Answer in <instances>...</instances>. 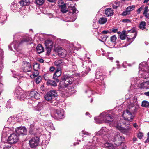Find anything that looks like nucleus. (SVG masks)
<instances>
[{"instance_id":"1","label":"nucleus","mask_w":149,"mask_h":149,"mask_svg":"<svg viewBox=\"0 0 149 149\" xmlns=\"http://www.w3.org/2000/svg\"><path fill=\"white\" fill-rule=\"evenodd\" d=\"M132 113L127 109L124 111L123 112V116L124 119L121 121H118L117 120L115 121L113 123L114 127L123 134H127L130 133L132 130V127L128 125L126 127H122L121 123L123 125H129L130 123L129 121H131L134 117Z\"/></svg>"},{"instance_id":"2","label":"nucleus","mask_w":149,"mask_h":149,"mask_svg":"<svg viewBox=\"0 0 149 149\" xmlns=\"http://www.w3.org/2000/svg\"><path fill=\"white\" fill-rule=\"evenodd\" d=\"M113 116L109 113L108 111H106L102 113L98 117H95L94 120L97 123H100L103 121L111 122L113 121Z\"/></svg>"},{"instance_id":"3","label":"nucleus","mask_w":149,"mask_h":149,"mask_svg":"<svg viewBox=\"0 0 149 149\" xmlns=\"http://www.w3.org/2000/svg\"><path fill=\"white\" fill-rule=\"evenodd\" d=\"M14 94L17 99L21 100H24L26 97L25 93L19 86L16 88Z\"/></svg>"},{"instance_id":"4","label":"nucleus","mask_w":149,"mask_h":149,"mask_svg":"<svg viewBox=\"0 0 149 149\" xmlns=\"http://www.w3.org/2000/svg\"><path fill=\"white\" fill-rule=\"evenodd\" d=\"M73 81V78L70 77H65L62 81H61L60 84V87L62 88L63 91V88H66L69 84H72Z\"/></svg>"},{"instance_id":"5","label":"nucleus","mask_w":149,"mask_h":149,"mask_svg":"<svg viewBox=\"0 0 149 149\" xmlns=\"http://www.w3.org/2000/svg\"><path fill=\"white\" fill-rule=\"evenodd\" d=\"M58 95V93L56 91L51 90L49 92L47 93L45 96V98L47 101H50L51 103H52L53 99Z\"/></svg>"},{"instance_id":"6","label":"nucleus","mask_w":149,"mask_h":149,"mask_svg":"<svg viewBox=\"0 0 149 149\" xmlns=\"http://www.w3.org/2000/svg\"><path fill=\"white\" fill-rule=\"evenodd\" d=\"M62 89L60 87V91L61 92V93L66 96L71 95L76 92L74 88L70 86H68L66 88H63L64 90L63 91H62Z\"/></svg>"},{"instance_id":"7","label":"nucleus","mask_w":149,"mask_h":149,"mask_svg":"<svg viewBox=\"0 0 149 149\" xmlns=\"http://www.w3.org/2000/svg\"><path fill=\"white\" fill-rule=\"evenodd\" d=\"M139 108V106L136 103H133L128 105L127 110L134 114L136 112Z\"/></svg>"},{"instance_id":"8","label":"nucleus","mask_w":149,"mask_h":149,"mask_svg":"<svg viewBox=\"0 0 149 149\" xmlns=\"http://www.w3.org/2000/svg\"><path fill=\"white\" fill-rule=\"evenodd\" d=\"M64 111L63 109H57L55 111L54 115H51L52 117L54 118L62 119L64 118Z\"/></svg>"},{"instance_id":"9","label":"nucleus","mask_w":149,"mask_h":149,"mask_svg":"<svg viewBox=\"0 0 149 149\" xmlns=\"http://www.w3.org/2000/svg\"><path fill=\"white\" fill-rule=\"evenodd\" d=\"M15 132L18 136L20 135H26L27 134V130L24 126L17 127L15 128Z\"/></svg>"},{"instance_id":"10","label":"nucleus","mask_w":149,"mask_h":149,"mask_svg":"<svg viewBox=\"0 0 149 149\" xmlns=\"http://www.w3.org/2000/svg\"><path fill=\"white\" fill-rule=\"evenodd\" d=\"M39 142V139L38 137L32 138L29 141V144L31 148H34L38 146Z\"/></svg>"},{"instance_id":"11","label":"nucleus","mask_w":149,"mask_h":149,"mask_svg":"<svg viewBox=\"0 0 149 149\" xmlns=\"http://www.w3.org/2000/svg\"><path fill=\"white\" fill-rule=\"evenodd\" d=\"M123 137L121 136L119 133H117L115 134L114 138V141L115 144L117 146L121 145L123 142Z\"/></svg>"},{"instance_id":"12","label":"nucleus","mask_w":149,"mask_h":149,"mask_svg":"<svg viewBox=\"0 0 149 149\" xmlns=\"http://www.w3.org/2000/svg\"><path fill=\"white\" fill-rule=\"evenodd\" d=\"M28 98L34 101L35 99L37 100L40 97V94L36 91H31L29 94Z\"/></svg>"},{"instance_id":"13","label":"nucleus","mask_w":149,"mask_h":149,"mask_svg":"<svg viewBox=\"0 0 149 149\" xmlns=\"http://www.w3.org/2000/svg\"><path fill=\"white\" fill-rule=\"evenodd\" d=\"M82 70L83 71L81 72L82 75L83 76L86 75L88 72L90 70V69L86 65L87 63L86 61H85L82 63Z\"/></svg>"},{"instance_id":"14","label":"nucleus","mask_w":149,"mask_h":149,"mask_svg":"<svg viewBox=\"0 0 149 149\" xmlns=\"http://www.w3.org/2000/svg\"><path fill=\"white\" fill-rule=\"evenodd\" d=\"M22 69L23 71L25 72L31 71L32 69L31 64L28 62L25 63L22 67Z\"/></svg>"},{"instance_id":"15","label":"nucleus","mask_w":149,"mask_h":149,"mask_svg":"<svg viewBox=\"0 0 149 149\" xmlns=\"http://www.w3.org/2000/svg\"><path fill=\"white\" fill-rule=\"evenodd\" d=\"M38 129L35 124H32L30 125L29 133L31 135H34L37 133Z\"/></svg>"},{"instance_id":"16","label":"nucleus","mask_w":149,"mask_h":149,"mask_svg":"<svg viewBox=\"0 0 149 149\" xmlns=\"http://www.w3.org/2000/svg\"><path fill=\"white\" fill-rule=\"evenodd\" d=\"M18 135L14 133L10 135V144H13L16 143L18 140Z\"/></svg>"},{"instance_id":"17","label":"nucleus","mask_w":149,"mask_h":149,"mask_svg":"<svg viewBox=\"0 0 149 149\" xmlns=\"http://www.w3.org/2000/svg\"><path fill=\"white\" fill-rule=\"evenodd\" d=\"M58 54L59 56L61 58H63L66 56L67 55L66 51L62 47L58 48Z\"/></svg>"},{"instance_id":"18","label":"nucleus","mask_w":149,"mask_h":149,"mask_svg":"<svg viewBox=\"0 0 149 149\" xmlns=\"http://www.w3.org/2000/svg\"><path fill=\"white\" fill-rule=\"evenodd\" d=\"M46 106L45 103V102H39L37 106L35 107V110L36 111H40L42 110Z\"/></svg>"},{"instance_id":"19","label":"nucleus","mask_w":149,"mask_h":149,"mask_svg":"<svg viewBox=\"0 0 149 149\" xmlns=\"http://www.w3.org/2000/svg\"><path fill=\"white\" fill-rule=\"evenodd\" d=\"M130 35H128L127 36H131V37H127V39L128 40H132L131 42H132L134 39L136 37V33L134 30H132L130 33Z\"/></svg>"},{"instance_id":"20","label":"nucleus","mask_w":149,"mask_h":149,"mask_svg":"<svg viewBox=\"0 0 149 149\" xmlns=\"http://www.w3.org/2000/svg\"><path fill=\"white\" fill-rule=\"evenodd\" d=\"M105 14L107 16H111L113 15V12L111 8H109L106 9Z\"/></svg>"},{"instance_id":"21","label":"nucleus","mask_w":149,"mask_h":149,"mask_svg":"<svg viewBox=\"0 0 149 149\" xmlns=\"http://www.w3.org/2000/svg\"><path fill=\"white\" fill-rule=\"evenodd\" d=\"M61 68H58L54 73L53 76V78L55 79V77H58L61 75Z\"/></svg>"},{"instance_id":"22","label":"nucleus","mask_w":149,"mask_h":149,"mask_svg":"<svg viewBox=\"0 0 149 149\" xmlns=\"http://www.w3.org/2000/svg\"><path fill=\"white\" fill-rule=\"evenodd\" d=\"M36 51L38 53L40 54L44 51V49L41 44H39L36 47Z\"/></svg>"},{"instance_id":"23","label":"nucleus","mask_w":149,"mask_h":149,"mask_svg":"<svg viewBox=\"0 0 149 149\" xmlns=\"http://www.w3.org/2000/svg\"><path fill=\"white\" fill-rule=\"evenodd\" d=\"M55 65L60 68L63 65V63L61 60H56L54 62Z\"/></svg>"},{"instance_id":"24","label":"nucleus","mask_w":149,"mask_h":149,"mask_svg":"<svg viewBox=\"0 0 149 149\" xmlns=\"http://www.w3.org/2000/svg\"><path fill=\"white\" fill-rule=\"evenodd\" d=\"M19 3L22 6H26L28 5L30 3L29 0H22Z\"/></svg>"},{"instance_id":"25","label":"nucleus","mask_w":149,"mask_h":149,"mask_svg":"<svg viewBox=\"0 0 149 149\" xmlns=\"http://www.w3.org/2000/svg\"><path fill=\"white\" fill-rule=\"evenodd\" d=\"M47 84L48 85H51L53 86H57L56 83L54 81L48 80L47 82Z\"/></svg>"},{"instance_id":"26","label":"nucleus","mask_w":149,"mask_h":149,"mask_svg":"<svg viewBox=\"0 0 149 149\" xmlns=\"http://www.w3.org/2000/svg\"><path fill=\"white\" fill-rule=\"evenodd\" d=\"M31 39V38L30 37L24 38L19 42V45L22 44L25 42H27L30 40Z\"/></svg>"},{"instance_id":"27","label":"nucleus","mask_w":149,"mask_h":149,"mask_svg":"<svg viewBox=\"0 0 149 149\" xmlns=\"http://www.w3.org/2000/svg\"><path fill=\"white\" fill-rule=\"evenodd\" d=\"M60 10L63 13H66L68 10L67 9L66 6L65 4L61 5L60 6Z\"/></svg>"},{"instance_id":"28","label":"nucleus","mask_w":149,"mask_h":149,"mask_svg":"<svg viewBox=\"0 0 149 149\" xmlns=\"http://www.w3.org/2000/svg\"><path fill=\"white\" fill-rule=\"evenodd\" d=\"M107 21V19L106 18H100L99 20V22L100 24H103L105 23Z\"/></svg>"},{"instance_id":"29","label":"nucleus","mask_w":149,"mask_h":149,"mask_svg":"<svg viewBox=\"0 0 149 149\" xmlns=\"http://www.w3.org/2000/svg\"><path fill=\"white\" fill-rule=\"evenodd\" d=\"M45 46L48 47H52L53 43L50 40H46L45 42Z\"/></svg>"},{"instance_id":"30","label":"nucleus","mask_w":149,"mask_h":149,"mask_svg":"<svg viewBox=\"0 0 149 149\" xmlns=\"http://www.w3.org/2000/svg\"><path fill=\"white\" fill-rule=\"evenodd\" d=\"M146 24V23L144 21H142L140 23L139 27L140 29L143 30L145 29Z\"/></svg>"},{"instance_id":"31","label":"nucleus","mask_w":149,"mask_h":149,"mask_svg":"<svg viewBox=\"0 0 149 149\" xmlns=\"http://www.w3.org/2000/svg\"><path fill=\"white\" fill-rule=\"evenodd\" d=\"M38 71L35 70L34 72H33V74L31 75V77L32 78H34L35 77L38 75L39 73Z\"/></svg>"},{"instance_id":"32","label":"nucleus","mask_w":149,"mask_h":149,"mask_svg":"<svg viewBox=\"0 0 149 149\" xmlns=\"http://www.w3.org/2000/svg\"><path fill=\"white\" fill-rule=\"evenodd\" d=\"M100 68H97L96 71L95 73V77L97 79H100V77L99 76V73H100Z\"/></svg>"},{"instance_id":"33","label":"nucleus","mask_w":149,"mask_h":149,"mask_svg":"<svg viewBox=\"0 0 149 149\" xmlns=\"http://www.w3.org/2000/svg\"><path fill=\"white\" fill-rule=\"evenodd\" d=\"M149 106V102L147 101H143L142 103V106L143 107H147Z\"/></svg>"},{"instance_id":"34","label":"nucleus","mask_w":149,"mask_h":149,"mask_svg":"<svg viewBox=\"0 0 149 149\" xmlns=\"http://www.w3.org/2000/svg\"><path fill=\"white\" fill-rule=\"evenodd\" d=\"M33 68L34 70H38L40 69L39 64L36 63L33 65Z\"/></svg>"},{"instance_id":"35","label":"nucleus","mask_w":149,"mask_h":149,"mask_svg":"<svg viewBox=\"0 0 149 149\" xmlns=\"http://www.w3.org/2000/svg\"><path fill=\"white\" fill-rule=\"evenodd\" d=\"M112 146H113L112 144L109 143L108 142H106L104 144V147L106 148H108V149H111V148Z\"/></svg>"},{"instance_id":"36","label":"nucleus","mask_w":149,"mask_h":149,"mask_svg":"<svg viewBox=\"0 0 149 149\" xmlns=\"http://www.w3.org/2000/svg\"><path fill=\"white\" fill-rule=\"evenodd\" d=\"M112 7L114 9H116L118 7H119L120 6L119 3L118 2L115 1L114 3H113L112 4Z\"/></svg>"},{"instance_id":"37","label":"nucleus","mask_w":149,"mask_h":149,"mask_svg":"<svg viewBox=\"0 0 149 149\" xmlns=\"http://www.w3.org/2000/svg\"><path fill=\"white\" fill-rule=\"evenodd\" d=\"M148 74V73L146 72H143L140 75V77L144 79H146V78H148L149 77V76L148 75H147Z\"/></svg>"},{"instance_id":"38","label":"nucleus","mask_w":149,"mask_h":149,"mask_svg":"<svg viewBox=\"0 0 149 149\" xmlns=\"http://www.w3.org/2000/svg\"><path fill=\"white\" fill-rule=\"evenodd\" d=\"M120 38L122 40H123L125 39L126 35L125 34V31H123L122 33L120 34Z\"/></svg>"},{"instance_id":"39","label":"nucleus","mask_w":149,"mask_h":149,"mask_svg":"<svg viewBox=\"0 0 149 149\" xmlns=\"http://www.w3.org/2000/svg\"><path fill=\"white\" fill-rule=\"evenodd\" d=\"M42 79V77L40 76H39L36 77L35 79V82L37 84H38L40 81Z\"/></svg>"},{"instance_id":"40","label":"nucleus","mask_w":149,"mask_h":149,"mask_svg":"<svg viewBox=\"0 0 149 149\" xmlns=\"http://www.w3.org/2000/svg\"><path fill=\"white\" fill-rule=\"evenodd\" d=\"M36 2L37 4L39 5H40L44 3V0H36Z\"/></svg>"},{"instance_id":"41","label":"nucleus","mask_w":149,"mask_h":149,"mask_svg":"<svg viewBox=\"0 0 149 149\" xmlns=\"http://www.w3.org/2000/svg\"><path fill=\"white\" fill-rule=\"evenodd\" d=\"M116 37L115 35L113 36H111L110 38L111 41L113 42H115L116 39Z\"/></svg>"},{"instance_id":"42","label":"nucleus","mask_w":149,"mask_h":149,"mask_svg":"<svg viewBox=\"0 0 149 149\" xmlns=\"http://www.w3.org/2000/svg\"><path fill=\"white\" fill-rule=\"evenodd\" d=\"M11 9H13L12 10H15V9L17 7V4L15 2L13 3L11 5Z\"/></svg>"},{"instance_id":"43","label":"nucleus","mask_w":149,"mask_h":149,"mask_svg":"<svg viewBox=\"0 0 149 149\" xmlns=\"http://www.w3.org/2000/svg\"><path fill=\"white\" fill-rule=\"evenodd\" d=\"M52 47H47L46 46V50L47 51V53L48 54L51 51V48Z\"/></svg>"},{"instance_id":"44","label":"nucleus","mask_w":149,"mask_h":149,"mask_svg":"<svg viewBox=\"0 0 149 149\" xmlns=\"http://www.w3.org/2000/svg\"><path fill=\"white\" fill-rule=\"evenodd\" d=\"M145 82L142 83L140 84L139 85V87L141 88H145L146 89V86H145Z\"/></svg>"},{"instance_id":"45","label":"nucleus","mask_w":149,"mask_h":149,"mask_svg":"<svg viewBox=\"0 0 149 149\" xmlns=\"http://www.w3.org/2000/svg\"><path fill=\"white\" fill-rule=\"evenodd\" d=\"M47 111L45 110L41 112L40 114L42 116H45L46 115H47Z\"/></svg>"},{"instance_id":"46","label":"nucleus","mask_w":149,"mask_h":149,"mask_svg":"<svg viewBox=\"0 0 149 149\" xmlns=\"http://www.w3.org/2000/svg\"><path fill=\"white\" fill-rule=\"evenodd\" d=\"M146 86V89H147L149 88V81L145 82V84Z\"/></svg>"},{"instance_id":"47","label":"nucleus","mask_w":149,"mask_h":149,"mask_svg":"<svg viewBox=\"0 0 149 149\" xmlns=\"http://www.w3.org/2000/svg\"><path fill=\"white\" fill-rule=\"evenodd\" d=\"M143 136V134L141 132H139L138 135V137L140 139H141Z\"/></svg>"},{"instance_id":"48","label":"nucleus","mask_w":149,"mask_h":149,"mask_svg":"<svg viewBox=\"0 0 149 149\" xmlns=\"http://www.w3.org/2000/svg\"><path fill=\"white\" fill-rule=\"evenodd\" d=\"M148 6H145L144 9V11L143 13V14H145L146 13L148 12Z\"/></svg>"},{"instance_id":"49","label":"nucleus","mask_w":149,"mask_h":149,"mask_svg":"<svg viewBox=\"0 0 149 149\" xmlns=\"http://www.w3.org/2000/svg\"><path fill=\"white\" fill-rule=\"evenodd\" d=\"M144 8V6H142L141 7L139 8L137 10L138 13H140V12L142 10L143 8Z\"/></svg>"},{"instance_id":"50","label":"nucleus","mask_w":149,"mask_h":149,"mask_svg":"<svg viewBox=\"0 0 149 149\" xmlns=\"http://www.w3.org/2000/svg\"><path fill=\"white\" fill-rule=\"evenodd\" d=\"M99 76L100 77V80H103L104 78L103 75L101 72H100V73H99Z\"/></svg>"},{"instance_id":"51","label":"nucleus","mask_w":149,"mask_h":149,"mask_svg":"<svg viewBox=\"0 0 149 149\" xmlns=\"http://www.w3.org/2000/svg\"><path fill=\"white\" fill-rule=\"evenodd\" d=\"M102 33L103 34H106L107 33H110V31L108 30H104L102 32Z\"/></svg>"},{"instance_id":"52","label":"nucleus","mask_w":149,"mask_h":149,"mask_svg":"<svg viewBox=\"0 0 149 149\" xmlns=\"http://www.w3.org/2000/svg\"><path fill=\"white\" fill-rule=\"evenodd\" d=\"M71 11H72V12L73 13H76V11H77L76 9L74 7H72Z\"/></svg>"},{"instance_id":"53","label":"nucleus","mask_w":149,"mask_h":149,"mask_svg":"<svg viewBox=\"0 0 149 149\" xmlns=\"http://www.w3.org/2000/svg\"><path fill=\"white\" fill-rule=\"evenodd\" d=\"M83 134L86 135H89L90 134L88 132H87L85 131L84 130H83L82 131Z\"/></svg>"},{"instance_id":"54","label":"nucleus","mask_w":149,"mask_h":149,"mask_svg":"<svg viewBox=\"0 0 149 149\" xmlns=\"http://www.w3.org/2000/svg\"><path fill=\"white\" fill-rule=\"evenodd\" d=\"M55 68L54 66L50 67L49 68V70L51 72H53L55 70Z\"/></svg>"},{"instance_id":"55","label":"nucleus","mask_w":149,"mask_h":149,"mask_svg":"<svg viewBox=\"0 0 149 149\" xmlns=\"http://www.w3.org/2000/svg\"><path fill=\"white\" fill-rule=\"evenodd\" d=\"M129 14L128 12V13L126 10L123 12L122 15L123 16H125L127 15H129Z\"/></svg>"},{"instance_id":"56","label":"nucleus","mask_w":149,"mask_h":149,"mask_svg":"<svg viewBox=\"0 0 149 149\" xmlns=\"http://www.w3.org/2000/svg\"><path fill=\"white\" fill-rule=\"evenodd\" d=\"M123 22L125 23H130L131 21L130 20L128 19H124L123 21Z\"/></svg>"},{"instance_id":"57","label":"nucleus","mask_w":149,"mask_h":149,"mask_svg":"<svg viewBox=\"0 0 149 149\" xmlns=\"http://www.w3.org/2000/svg\"><path fill=\"white\" fill-rule=\"evenodd\" d=\"M5 149H9V145L8 143H6L5 144L4 147Z\"/></svg>"},{"instance_id":"58","label":"nucleus","mask_w":149,"mask_h":149,"mask_svg":"<svg viewBox=\"0 0 149 149\" xmlns=\"http://www.w3.org/2000/svg\"><path fill=\"white\" fill-rule=\"evenodd\" d=\"M130 9H131V10H134L135 8V6L134 5L128 7Z\"/></svg>"},{"instance_id":"59","label":"nucleus","mask_w":149,"mask_h":149,"mask_svg":"<svg viewBox=\"0 0 149 149\" xmlns=\"http://www.w3.org/2000/svg\"><path fill=\"white\" fill-rule=\"evenodd\" d=\"M101 38L104 40H106L107 37L105 36H101Z\"/></svg>"},{"instance_id":"60","label":"nucleus","mask_w":149,"mask_h":149,"mask_svg":"<svg viewBox=\"0 0 149 149\" xmlns=\"http://www.w3.org/2000/svg\"><path fill=\"white\" fill-rule=\"evenodd\" d=\"M147 135L148 137L147 138V140L145 141V142H149V132L147 134Z\"/></svg>"},{"instance_id":"61","label":"nucleus","mask_w":149,"mask_h":149,"mask_svg":"<svg viewBox=\"0 0 149 149\" xmlns=\"http://www.w3.org/2000/svg\"><path fill=\"white\" fill-rule=\"evenodd\" d=\"M126 10L130 14V12L131 11V9H130L128 7L126 9Z\"/></svg>"},{"instance_id":"62","label":"nucleus","mask_w":149,"mask_h":149,"mask_svg":"<svg viewBox=\"0 0 149 149\" xmlns=\"http://www.w3.org/2000/svg\"><path fill=\"white\" fill-rule=\"evenodd\" d=\"M118 29H112V32L114 33H115L117 31Z\"/></svg>"},{"instance_id":"63","label":"nucleus","mask_w":149,"mask_h":149,"mask_svg":"<svg viewBox=\"0 0 149 149\" xmlns=\"http://www.w3.org/2000/svg\"><path fill=\"white\" fill-rule=\"evenodd\" d=\"M133 126L135 128L137 129L138 125L136 123L134 124Z\"/></svg>"},{"instance_id":"64","label":"nucleus","mask_w":149,"mask_h":149,"mask_svg":"<svg viewBox=\"0 0 149 149\" xmlns=\"http://www.w3.org/2000/svg\"><path fill=\"white\" fill-rule=\"evenodd\" d=\"M95 148V147L94 146H92V147H89L88 149H94Z\"/></svg>"}]
</instances>
